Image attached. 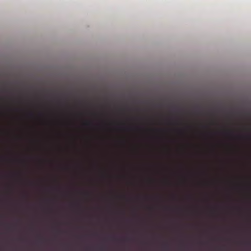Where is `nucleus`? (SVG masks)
<instances>
[{"instance_id": "1", "label": "nucleus", "mask_w": 251, "mask_h": 251, "mask_svg": "<svg viewBox=\"0 0 251 251\" xmlns=\"http://www.w3.org/2000/svg\"><path fill=\"white\" fill-rule=\"evenodd\" d=\"M91 124V122H87V124H88V125Z\"/></svg>"}]
</instances>
